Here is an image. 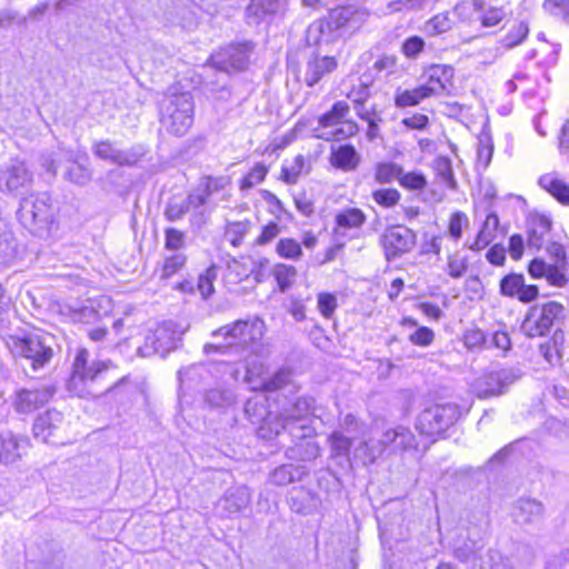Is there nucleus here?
<instances>
[{"instance_id":"1","label":"nucleus","mask_w":569,"mask_h":569,"mask_svg":"<svg viewBox=\"0 0 569 569\" xmlns=\"http://www.w3.org/2000/svg\"><path fill=\"white\" fill-rule=\"evenodd\" d=\"M262 328L263 322L258 318L236 320L213 330L211 336L219 340L206 343L203 352L206 355L221 353L244 359L253 351L254 343L261 339Z\"/></svg>"},{"instance_id":"2","label":"nucleus","mask_w":569,"mask_h":569,"mask_svg":"<svg viewBox=\"0 0 569 569\" xmlns=\"http://www.w3.org/2000/svg\"><path fill=\"white\" fill-rule=\"evenodd\" d=\"M161 127L176 137L187 134L194 120V101L190 91L168 88L159 103Z\"/></svg>"},{"instance_id":"3","label":"nucleus","mask_w":569,"mask_h":569,"mask_svg":"<svg viewBox=\"0 0 569 569\" xmlns=\"http://www.w3.org/2000/svg\"><path fill=\"white\" fill-rule=\"evenodd\" d=\"M418 449V441L413 432L405 426L386 429L378 440L363 441L357 449L363 456L365 463H373L386 451L390 455L403 453Z\"/></svg>"},{"instance_id":"4","label":"nucleus","mask_w":569,"mask_h":569,"mask_svg":"<svg viewBox=\"0 0 569 569\" xmlns=\"http://www.w3.org/2000/svg\"><path fill=\"white\" fill-rule=\"evenodd\" d=\"M47 194L22 198L17 216L21 224L38 237H48L54 224V211Z\"/></svg>"},{"instance_id":"5","label":"nucleus","mask_w":569,"mask_h":569,"mask_svg":"<svg viewBox=\"0 0 569 569\" xmlns=\"http://www.w3.org/2000/svg\"><path fill=\"white\" fill-rule=\"evenodd\" d=\"M107 369L108 363L103 361L89 363V351L79 349L72 363L71 376L67 382L68 391L79 398L94 395L91 385Z\"/></svg>"},{"instance_id":"6","label":"nucleus","mask_w":569,"mask_h":569,"mask_svg":"<svg viewBox=\"0 0 569 569\" xmlns=\"http://www.w3.org/2000/svg\"><path fill=\"white\" fill-rule=\"evenodd\" d=\"M52 337L42 333H30L23 337H11V352L14 357L27 359L33 370L43 368L53 357Z\"/></svg>"},{"instance_id":"7","label":"nucleus","mask_w":569,"mask_h":569,"mask_svg":"<svg viewBox=\"0 0 569 569\" xmlns=\"http://www.w3.org/2000/svg\"><path fill=\"white\" fill-rule=\"evenodd\" d=\"M369 11L362 7L343 6L330 10L326 21L312 24L309 31L323 32L325 28L335 31L339 37L352 34L358 31L368 20Z\"/></svg>"},{"instance_id":"8","label":"nucleus","mask_w":569,"mask_h":569,"mask_svg":"<svg viewBox=\"0 0 569 569\" xmlns=\"http://www.w3.org/2000/svg\"><path fill=\"white\" fill-rule=\"evenodd\" d=\"M563 306L556 301L532 306L521 326V332L529 338L543 337L563 318Z\"/></svg>"},{"instance_id":"9","label":"nucleus","mask_w":569,"mask_h":569,"mask_svg":"<svg viewBox=\"0 0 569 569\" xmlns=\"http://www.w3.org/2000/svg\"><path fill=\"white\" fill-rule=\"evenodd\" d=\"M315 435L316 431L310 420L298 421L284 419L281 416H271L258 431V437L266 440L288 436L292 446L307 439H312Z\"/></svg>"},{"instance_id":"10","label":"nucleus","mask_w":569,"mask_h":569,"mask_svg":"<svg viewBox=\"0 0 569 569\" xmlns=\"http://www.w3.org/2000/svg\"><path fill=\"white\" fill-rule=\"evenodd\" d=\"M489 520L483 513L475 522H469L466 527L463 535L453 543V555L461 562H475L478 558V552L483 547V540L488 533Z\"/></svg>"},{"instance_id":"11","label":"nucleus","mask_w":569,"mask_h":569,"mask_svg":"<svg viewBox=\"0 0 569 569\" xmlns=\"http://www.w3.org/2000/svg\"><path fill=\"white\" fill-rule=\"evenodd\" d=\"M461 416L455 403L433 405L426 408L417 418L416 428L421 435L436 436L446 431Z\"/></svg>"},{"instance_id":"12","label":"nucleus","mask_w":569,"mask_h":569,"mask_svg":"<svg viewBox=\"0 0 569 569\" xmlns=\"http://www.w3.org/2000/svg\"><path fill=\"white\" fill-rule=\"evenodd\" d=\"M349 109L347 102H336L328 112L320 116L318 127L313 129L315 137L330 141L352 136L357 131L355 122H346V128H335L342 122L343 118L349 113Z\"/></svg>"},{"instance_id":"13","label":"nucleus","mask_w":569,"mask_h":569,"mask_svg":"<svg viewBox=\"0 0 569 569\" xmlns=\"http://www.w3.org/2000/svg\"><path fill=\"white\" fill-rule=\"evenodd\" d=\"M180 332L173 321L159 323L156 329L149 330L144 336V343L137 348L141 357L160 355L164 357L168 352L177 348L180 340Z\"/></svg>"},{"instance_id":"14","label":"nucleus","mask_w":569,"mask_h":569,"mask_svg":"<svg viewBox=\"0 0 569 569\" xmlns=\"http://www.w3.org/2000/svg\"><path fill=\"white\" fill-rule=\"evenodd\" d=\"M57 392L53 385L38 388H18L11 397V406L18 415H31L51 401Z\"/></svg>"},{"instance_id":"15","label":"nucleus","mask_w":569,"mask_h":569,"mask_svg":"<svg viewBox=\"0 0 569 569\" xmlns=\"http://www.w3.org/2000/svg\"><path fill=\"white\" fill-rule=\"evenodd\" d=\"M416 242V233L403 224L387 228L380 237L386 259L389 261L410 252Z\"/></svg>"},{"instance_id":"16","label":"nucleus","mask_w":569,"mask_h":569,"mask_svg":"<svg viewBox=\"0 0 569 569\" xmlns=\"http://www.w3.org/2000/svg\"><path fill=\"white\" fill-rule=\"evenodd\" d=\"M521 372L515 368H500L483 373L477 381V392L481 398L499 396L519 380Z\"/></svg>"},{"instance_id":"17","label":"nucleus","mask_w":569,"mask_h":569,"mask_svg":"<svg viewBox=\"0 0 569 569\" xmlns=\"http://www.w3.org/2000/svg\"><path fill=\"white\" fill-rule=\"evenodd\" d=\"M33 173L27 163L19 159H12L0 169V190L8 192H22L31 188Z\"/></svg>"},{"instance_id":"18","label":"nucleus","mask_w":569,"mask_h":569,"mask_svg":"<svg viewBox=\"0 0 569 569\" xmlns=\"http://www.w3.org/2000/svg\"><path fill=\"white\" fill-rule=\"evenodd\" d=\"M253 50L251 42L231 44L211 57L212 63L220 70L240 71L247 68Z\"/></svg>"},{"instance_id":"19","label":"nucleus","mask_w":569,"mask_h":569,"mask_svg":"<svg viewBox=\"0 0 569 569\" xmlns=\"http://www.w3.org/2000/svg\"><path fill=\"white\" fill-rule=\"evenodd\" d=\"M251 501V492L246 486L231 487L218 500L216 511L220 517L229 518L246 509Z\"/></svg>"},{"instance_id":"20","label":"nucleus","mask_w":569,"mask_h":569,"mask_svg":"<svg viewBox=\"0 0 569 569\" xmlns=\"http://www.w3.org/2000/svg\"><path fill=\"white\" fill-rule=\"evenodd\" d=\"M284 7V0H250L244 11L246 22L250 26H258L282 13Z\"/></svg>"},{"instance_id":"21","label":"nucleus","mask_w":569,"mask_h":569,"mask_svg":"<svg viewBox=\"0 0 569 569\" xmlns=\"http://www.w3.org/2000/svg\"><path fill=\"white\" fill-rule=\"evenodd\" d=\"M64 425L62 412L49 409L40 415L33 423V436L42 442L57 443V436Z\"/></svg>"},{"instance_id":"22","label":"nucleus","mask_w":569,"mask_h":569,"mask_svg":"<svg viewBox=\"0 0 569 569\" xmlns=\"http://www.w3.org/2000/svg\"><path fill=\"white\" fill-rule=\"evenodd\" d=\"M500 293L510 298H518L521 302H531L538 295L537 286L526 284L525 278L519 273H510L500 280Z\"/></svg>"},{"instance_id":"23","label":"nucleus","mask_w":569,"mask_h":569,"mask_svg":"<svg viewBox=\"0 0 569 569\" xmlns=\"http://www.w3.org/2000/svg\"><path fill=\"white\" fill-rule=\"evenodd\" d=\"M29 440L10 431L0 433V463L14 465L27 452Z\"/></svg>"},{"instance_id":"24","label":"nucleus","mask_w":569,"mask_h":569,"mask_svg":"<svg viewBox=\"0 0 569 569\" xmlns=\"http://www.w3.org/2000/svg\"><path fill=\"white\" fill-rule=\"evenodd\" d=\"M543 516L542 502L530 498L519 499L512 511L515 521L520 526H537L542 522Z\"/></svg>"},{"instance_id":"25","label":"nucleus","mask_w":569,"mask_h":569,"mask_svg":"<svg viewBox=\"0 0 569 569\" xmlns=\"http://www.w3.org/2000/svg\"><path fill=\"white\" fill-rule=\"evenodd\" d=\"M198 7L191 0H176L167 11V20L182 29L191 30L198 24Z\"/></svg>"},{"instance_id":"26","label":"nucleus","mask_w":569,"mask_h":569,"mask_svg":"<svg viewBox=\"0 0 569 569\" xmlns=\"http://www.w3.org/2000/svg\"><path fill=\"white\" fill-rule=\"evenodd\" d=\"M93 153L103 160L118 166H131L138 161V156L130 150H120L109 140L98 141L93 146Z\"/></svg>"},{"instance_id":"27","label":"nucleus","mask_w":569,"mask_h":569,"mask_svg":"<svg viewBox=\"0 0 569 569\" xmlns=\"http://www.w3.org/2000/svg\"><path fill=\"white\" fill-rule=\"evenodd\" d=\"M453 74L455 70L451 66L432 64L425 72L427 82L422 86L432 90L431 97L440 96L447 90L448 86L451 84Z\"/></svg>"},{"instance_id":"28","label":"nucleus","mask_w":569,"mask_h":569,"mask_svg":"<svg viewBox=\"0 0 569 569\" xmlns=\"http://www.w3.org/2000/svg\"><path fill=\"white\" fill-rule=\"evenodd\" d=\"M551 220L543 214L532 216L528 224V246L537 250L550 241Z\"/></svg>"},{"instance_id":"29","label":"nucleus","mask_w":569,"mask_h":569,"mask_svg":"<svg viewBox=\"0 0 569 569\" xmlns=\"http://www.w3.org/2000/svg\"><path fill=\"white\" fill-rule=\"evenodd\" d=\"M337 68L333 57L310 58L307 62L303 80L308 87L315 86L326 74L332 72Z\"/></svg>"},{"instance_id":"30","label":"nucleus","mask_w":569,"mask_h":569,"mask_svg":"<svg viewBox=\"0 0 569 569\" xmlns=\"http://www.w3.org/2000/svg\"><path fill=\"white\" fill-rule=\"evenodd\" d=\"M184 200L189 207V211H194L192 221H196L197 223H204L212 210L217 207V203H210V199L199 189L198 186L189 192Z\"/></svg>"},{"instance_id":"31","label":"nucleus","mask_w":569,"mask_h":569,"mask_svg":"<svg viewBox=\"0 0 569 569\" xmlns=\"http://www.w3.org/2000/svg\"><path fill=\"white\" fill-rule=\"evenodd\" d=\"M538 184L561 204L569 206V186L557 172L542 174L538 180Z\"/></svg>"},{"instance_id":"32","label":"nucleus","mask_w":569,"mask_h":569,"mask_svg":"<svg viewBox=\"0 0 569 569\" xmlns=\"http://www.w3.org/2000/svg\"><path fill=\"white\" fill-rule=\"evenodd\" d=\"M335 221V233L337 236H346L348 230L360 229L363 226L366 214L358 208H348L338 212Z\"/></svg>"},{"instance_id":"33","label":"nucleus","mask_w":569,"mask_h":569,"mask_svg":"<svg viewBox=\"0 0 569 569\" xmlns=\"http://www.w3.org/2000/svg\"><path fill=\"white\" fill-rule=\"evenodd\" d=\"M307 473L306 467L287 463L273 469L269 475V480L271 483L282 487L301 481Z\"/></svg>"},{"instance_id":"34","label":"nucleus","mask_w":569,"mask_h":569,"mask_svg":"<svg viewBox=\"0 0 569 569\" xmlns=\"http://www.w3.org/2000/svg\"><path fill=\"white\" fill-rule=\"evenodd\" d=\"M264 398L254 397L248 399L244 405V415L253 423L258 425L257 432L266 425L271 416H279L277 412H270Z\"/></svg>"},{"instance_id":"35","label":"nucleus","mask_w":569,"mask_h":569,"mask_svg":"<svg viewBox=\"0 0 569 569\" xmlns=\"http://www.w3.org/2000/svg\"><path fill=\"white\" fill-rule=\"evenodd\" d=\"M432 90L419 86L411 90H401L398 88L395 93V104L398 108L418 106L422 100L431 97Z\"/></svg>"},{"instance_id":"36","label":"nucleus","mask_w":569,"mask_h":569,"mask_svg":"<svg viewBox=\"0 0 569 569\" xmlns=\"http://www.w3.org/2000/svg\"><path fill=\"white\" fill-rule=\"evenodd\" d=\"M359 160V156L351 144L340 146L338 149L333 150L331 154L332 166L345 171L355 170Z\"/></svg>"},{"instance_id":"37","label":"nucleus","mask_w":569,"mask_h":569,"mask_svg":"<svg viewBox=\"0 0 569 569\" xmlns=\"http://www.w3.org/2000/svg\"><path fill=\"white\" fill-rule=\"evenodd\" d=\"M286 457L290 460L310 461L320 455L319 446L311 439L288 446L284 452Z\"/></svg>"},{"instance_id":"38","label":"nucleus","mask_w":569,"mask_h":569,"mask_svg":"<svg viewBox=\"0 0 569 569\" xmlns=\"http://www.w3.org/2000/svg\"><path fill=\"white\" fill-rule=\"evenodd\" d=\"M313 403L312 398L299 397L289 407L284 408L279 416L284 419L291 420H310L309 416Z\"/></svg>"},{"instance_id":"39","label":"nucleus","mask_w":569,"mask_h":569,"mask_svg":"<svg viewBox=\"0 0 569 569\" xmlns=\"http://www.w3.org/2000/svg\"><path fill=\"white\" fill-rule=\"evenodd\" d=\"M234 400V392L228 388H213L204 393V402L211 408L230 407Z\"/></svg>"},{"instance_id":"40","label":"nucleus","mask_w":569,"mask_h":569,"mask_svg":"<svg viewBox=\"0 0 569 569\" xmlns=\"http://www.w3.org/2000/svg\"><path fill=\"white\" fill-rule=\"evenodd\" d=\"M228 183L227 177L204 176L200 178L198 187L210 199V203H216L214 196L222 191Z\"/></svg>"},{"instance_id":"41","label":"nucleus","mask_w":569,"mask_h":569,"mask_svg":"<svg viewBox=\"0 0 569 569\" xmlns=\"http://www.w3.org/2000/svg\"><path fill=\"white\" fill-rule=\"evenodd\" d=\"M290 368H280L271 377L264 379L259 389L266 392H274L286 387L291 381Z\"/></svg>"},{"instance_id":"42","label":"nucleus","mask_w":569,"mask_h":569,"mask_svg":"<svg viewBox=\"0 0 569 569\" xmlns=\"http://www.w3.org/2000/svg\"><path fill=\"white\" fill-rule=\"evenodd\" d=\"M272 273L277 280L279 290L286 292L295 282L297 269L293 266L279 263L273 267Z\"/></svg>"},{"instance_id":"43","label":"nucleus","mask_w":569,"mask_h":569,"mask_svg":"<svg viewBox=\"0 0 569 569\" xmlns=\"http://www.w3.org/2000/svg\"><path fill=\"white\" fill-rule=\"evenodd\" d=\"M402 167L395 162H380L375 169V179L379 183H390L393 180L399 181Z\"/></svg>"},{"instance_id":"44","label":"nucleus","mask_w":569,"mask_h":569,"mask_svg":"<svg viewBox=\"0 0 569 569\" xmlns=\"http://www.w3.org/2000/svg\"><path fill=\"white\" fill-rule=\"evenodd\" d=\"M330 448L333 456L348 457L353 439L342 431H333L329 436Z\"/></svg>"},{"instance_id":"45","label":"nucleus","mask_w":569,"mask_h":569,"mask_svg":"<svg viewBox=\"0 0 569 569\" xmlns=\"http://www.w3.org/2000/svg\"><path fill=\"white\" fill-rule=\"evenodd\" d=\"M305 168V158L298 154L293 158L290 163H286L281 169V179L289 184H293L298 181L302 170Z\"/></svg>"},{"instance_id":"46","label":"nucleus","mask_w":569,"mask_h":569,"mask_svg":"<svg viewBox=\"0 0 569 569\" xmlns=\"http://www.w3.org/2000/svg\"><path fill=\"white\" fill-rule=\"evenodd\" d=\"M529 27L526 22L521 21L518 24L513 26L508 33L501 39V43L505 48L511 49L516 46L522 43V41L528 37Z\"/></svg>"},{"instance_id":"47","label":"nucleus","mask_w":569,"mask_h":569,"mask_svg":"<svg viewBox=\"0 0 569 569\" xmlns=\"http://www.w3.org/2000/svg\"><path fill=\"white\" fill-rule=\"evenodd\" d=\"M399 184L410 191H420L427 187V178L419 171L405 172L399 176Z\"/></svg>"},{"instance_id":"48","label":"nucleus","mask_w":569,"mask_h":569,"mask_svg":"<svg viewBox=\"0 0 569 569\" xmlns=\"http://www.w3.org/2000/svg\"><path fill=\"white\" fill-rule=\"evenodd\" d=\"M216 279L217 268L214 266L207 268L203 273L199 274L196 286L203 299L209 298L213 293V282Z\"/></svg>"},{"instance_id":"49","label":"nucleus","mask_w":569,"mask_h":569,"mask_svg":"<svg viewBox=\"0 0 569 569\" xmlns=\"http://www.w3.org/2000/svg\"><path fill=\"white\" fill-rule=\"evenodd\" d=\"M187 262V256L182 252H174L164 258L161 270V278H171L178 273Z\"/></svg>"},{"instance_id":"50","label":"nucleus","mask_w":569,"mask_h":569,"mask_svg":"<svg viewBox=\"0 0 569 569\" xmlns=\"http://www.w3.org/2000/svg\"><path fill=\"white\" fill-rule=\"evenodd\" d=\"M435 169L437 176L442 180V182L450 189H455L457 182L455 180V174L451 166V161L449 158L439 157L435 160Z\"/></svg>"},{"instance_id":"51","label":"nucleus","mask_w":569,"mask_h":569,"mask_svg":"<svg viewBox=\"0 0 569 569\" xmlns=\"http://www.w3.org/2000/svg\"><path fill=\"white\" fill-rule=\"evenodd\" d=\"M542 8L552 17L569 24V0H545Z\"/></svg>"},{"instance_id":"52","label":"nucleus","mask_w":569,"mask_h":569,"mask_svg":"<svg viewBox=\"0 0 569 569\" xmlns=\"http://www.w3.org/2000/svg\"><path fill=\"white\" fill-rule=\"evenodd\" d=\"M452 28V21L448 12L438 13L426 23V30L431 36H438L449 31Z\"/></svg>"},{"instance_id":"53","label":"nucleus","mask_w":569,"mask_h":569,"mask_svg":"<svg viewBox=\"0 0 569 569\" xmlns=\"http://www.w3.org/2000/svg\"><path fill=\"white\" fill-rule=\"evenodd\" d=\"M340 427V431L351 437L352 439H356L366 433V423L359 421L358 418L352 413H348L343 417Z\"/></svg>"},{"instance_id":"54","label":"nucleus","mask_w":569,"mask_h":569,"mask_svg":"<svg viewBox=\"0 0 569 569\" xmlns=\"http://www.w3.org/2000/svg\"><path fill=\"white\" fill-rule=\"evenodd\" d=\"M268 168L262 163H257L250 172L242 178L240 183L241 190H249L256 184L262 182L267 176Z\"/></svg>"},{"instance_id":"55","label":"nucleus","mask_w":569,"mask_h":569,"mask_svg":"<svg viewBox=\"0 0 569 569\" xmlns=\"http://www.w3.org/2000/svg\"><path fill=\"white\" fill-rule=\"evenodd\" d=\"M317 307L325 318L330 319L338 307L337 297L330 292H320L317 296Z\"/></svg>"},{"instance_id":"56","label":"nucleus","mask_w":569,"mask_h":569,"mask_svg":"<svg viewBox=\"0 0 569 569\" xmlns=\"http://www.w3.org/2000/svg\"><path fill=\"white\" fill-rule=\"evenodd\" d=\"M186 246V233L176 228H167L164 230V248L180 252Z\"/></svg>"},{"instance_id":"57","label":"nucleus","mask_w":569,"mask_h":569,"mask_svg":"<svg viewBox=\"0 0 569 569\" xmlns=\"http://www.w3.org/2000/svg\"><path fill=\"white\" fill-rule=\"evenodd\" d=\"M277 252L286 259L297 260L302 254L300 243L293 239H281L277 244Z\"/></svg>"},{"instance_id":"58","label":"nucleus","mask_w":569,"mask_h":569,"mask_svg":"<svg viewBox=\"0 0 569 569\" xmlns=\"http://www.w3.org/2000/svg\"><path fill=\"white\" fill-rule=\"evenodd\" d=\"M66 177L73 183L84 186L91 180V171L84 166L74 162L66 172Z\"/></svg>"},{"instance_id":"59","label":"nucleus","mask_w":569,"mask_h":569,"mask_svg":"<svg viewBox=\"0 0 569 569\" xmlns=\"http://www.w3.org/2000/svg\"><path fill=\"white\" fill-rule=\"evenodd\" d=\"M373 200L386 208L396 206L400 200V193L397 189H379L372 193Z\"/></svg>"},{"instance_id":"60","label":"nucleus","mask_w":569,"mask_h":569,"mask_svg":"<svg viewBox=\"0 0 569 569\" xmlns=\"http://www.w3.org/2000/svg\"><path fill=\"white\" fill-rule=\"evenodd\" d=\"M309 499H312L310 491L305 488L293 489L290 496V507L298 513H306L308 506L305 501Z\"/></svg>"},{"instance_id":"61","label":"nucleus","mask_w":569,"mask_h":569,"mask_svg":"<svg viewBox=\"0 0 569 569\" xmlns=\"http://www.w3.org/2000/svg\"><path fill=\"white\" fill-rule=\"evenodd\" d=\"M189 211V207L186 203V200H174L171 199L164 210V217L169 221H177L183 218V216Z\"/></svg>"},{"instance_id":"62","label":"nucleus","mask_w":569,"mask_h":569,"mask_svg":"<svg viewBox=\"0 0 569 569\" xmlns=\"http://www.w3.org/2000/svg\"><path fill=\"white\" fill-rule=\"evenodd\" d=\"M402 52L409 59H416L425 49V40L419 36H412L402 43Z\"/></svg>"},{"instance_id":"63","label":"nucleus","mask_w":569,"mask_h":569,"mask_svg":"<svg viewBox=\"0 0 569 569\" xmlns=\"http://www.w3.org/2000/svg\"><path fill=\"white\" fill-rule=\"evenodd\" d=\"M435 340V332L428 327H419L409 336V341L419 347H428Z\"/></svg>"},{"instance_id":"64","label":"nucleus","mask_w":569,"mask_h":569,"mask_svg":"<svg viewBox=\"0 0 569 569\" xmlns=\"http://www.w3.org/2000/svg\"><path fill=\"white\" fill-rule=\"evenodd\" d=\"M347 97L351 100L353 106L367 103L371 97V89L366 83H359L358 86L352 87Z\"/></svg>"}]
</instances>
